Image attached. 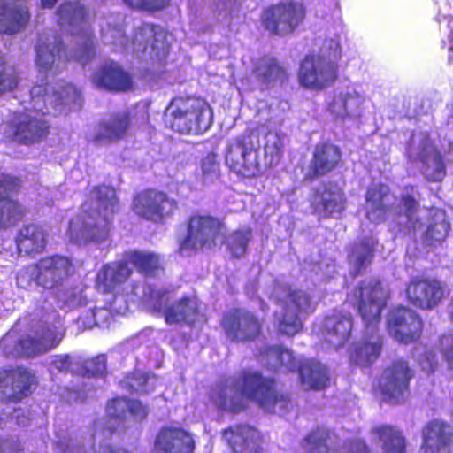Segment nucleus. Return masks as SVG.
Here are the masks:
<instances>
[{"instance_id":"f257e3e1","label":"nucleus","mask_w":453,"mask_h":453,"mask_svg":"<svg viewBox=\"0 0 453 453\" xmlns=\"http://www.w3.org/2000/svg\"><path fill=\"white\" fill-rule=\"evenodd\" d=\"M248 401L268 413L275 412L276 408L288 409L291 403L289 394L278 388L273 377L265 376L257 370L244 369L236 376L223 379L211 386L205 404L221 414H236L248 409Z\"/></svg>"},{"instance_id":"f03ea898","label":"nucleus","mask_w":453,"mask_h":453,"mask_svg":"<svg viewBox=\"0 0 453 453\" xmlns=\"http://www.w3.org/2000/svg\"><path fill=\"white\" fill-rule=\"evenodd\" d=\"M390 297L389 288L378 277L363 280L353 288L352 304L362 319L364 334L349 349L351 365L371 367L381 356L384 337L379 327Z\"/></svg>"},{"instance_id":"7ed1b4c3","label":"nucleus","mask_w":453,"mask_h":453,"mask_svg":"<svg viewBox=\"0 0 453 453\" xmlns=\"http://www.w3.org/2000/svg\"><path fill=\"white\" fill-rule=\"evenodd\" d=\"M165 127L186 135H199L213 124V111L209 103L201 96H176L164 112Z\"/></svg>"},{"instance_id":"20e7f679","label":"nucleus","mask_w":453,"mask_h":453,"mask_svg":"<svg viewBox=\"0 0 453 453\" xmlns=\"http://www.w3.org/2000/svg\"><path fill=\"white\" fill-rule=\"evenodd\" d=\"M35 52V64L41 72L53 71L56 73L72 62L84 66L96 56L95 35L91 31L86 33L74 50H69L58 35L54 36L51 42L39 39Z\"/></svg>"},{"instance_id":"39448f33","label":"nucleus","mask_w":453,"mask_h":453,"mask_svg":"<svg viewBox=\"0 0 453 453\" xmlns=\"http://www.w3.org/2000/svg\"><path fill=\"white\" fill-rule=\"evenodd\" d=\"M150 311L162 317L168 326L186 325L194 327L207 322L203 303L196 295H183L173 300L169 291H151L150 295Z\"/></svg>"},{"instance_id":"423d86ee","label":"nucleus","mask_w":453,"mask_h":453,"mask_svg":"<svg viewBox=\"0 0 453 453\" xmlns=\"http://www.w3.org/2000/svg\"><path fill=\"white\" fill-rule=\"evenodd\" d=\"M340 50V45L333 40H325L319 54L309 53L300 61L297 71L299 85L309 90L322 91L332 87L338 79L339 66L330 59Z\"/></svg>"},{"instance_id":"0eeeda50","label":"nucleus","mask_w":453,"mask_h":453,"mask_svg":"<svg viewBox=\"0 0 453 453\" xmlns=\"http://www.w3.org/2000/svg\"><path fill=\"white\" fill-rule=\"evenodd\" d=\"M185 225L186 234L179 241L180 253L196 255L215 250L226 232L223 220L211 214L193 213Z\"/></svg>"},{"instance_id":"6e6552de","label":"nucleus","mask_w":453,"mask_h":453,"mask_svg":"<svg viewBox=\"0 0 453 453\" xmlns=\"http://www.w3.org/2000/svg\"><path fill=\"white\" fill-rule=\"evenodd\" d=\"M414 375V370L407 360L395 359L383 367L377 376L372 391L383 403L403 404L411 395L410 384Z\"/></svg>"},{"instance_id":"1a4fd4ad","label":"nucleus","mask_w":453,"mask_h":453,"mask_svg":"<svg viewBox=\"0 0 453 453\" xmlns=\"http://www.w3.org/2000/svg\"><path fill=\"white\" fill-rule=\"evenodd\" d=\"M259 135L249 130L232 140L226 148L225 161L230 171L246 178L260 175Z\"/></svg>"},{"instance_id":"9d476101","label":"nucleus","mask_w":453,"mask_h":453,"mask_svg":"<svg viewBox=\"0 0 453 453\" xmlns=\"http://www.w3.org/2000/svg\"><path fill=\"white\" fill-rule=\"evenodd\" d=\"M286 295L280 299L281 312L277 317V332L295 336L303 329L304 320L315 311L311 296L301 288L286 286Z\"/></svg>"},{"instance_id":"9b49d317","label":"nucleus","mask_w":453,"mask_h":453,"mask_svg":"<svg viewBox=\"0 0 453 453\" xmlns=\"http://www.w3.org/2000/svg\"><path fill=\"white\" fill-rule=\"evenodd\" d=\"M179 209L177 199L157 188H146L136 192L131 203V210L138 218L160 225L173 219Z\"/></svg>"},{"instance_id":"f8f14e48","label":"nucleus","mask_w":453,"mask_h":453,"mask_svg":"<svg viewBox=\"0 0 453 453\" xmlns=\"http://www.w3.org/2000/svg\"><path fill=\"white\" fill-rule=\"evenodd\" d=\"M305 15L306 8L303 3L280 1L263 9L260 22L270 35L286 36L295 32L304 20Z\"/></svg>"},{"instance_id":"ddd939ff","label":"nucleus","mask_w":453,"mask_h":453,"mask_svg":"<svg viewBox=\"0 0 453 453\" xmlns=\"http://www.w3.org/2000/svg\"><path fill=\"white\" fill-rule=\"evenodd\" d=\"M219 326L226 339L234 343L255 342L264 334V319L243 307H234L225 311Z\"/></svg>"},{"instance_id":"4468645a","label":"nucleus","mask_w":453,"mask_h":453,"mask_svg":"<svg viewBox=\"0 0 453 453\" xmlns=\"http://www.w3.org/2000/svg\"><path fill=\"white\" fill-rule=\"evenodd\" d=\"M74 273L73 258L61 254L46 255L30 265L31 280L46 290L62 287Z\"/></svg>"},{"instance_id":"2eb2a0df","label":"nucleus","mask_w":453,"mask_h":453,"mask_svg":"<svg viewBox=\"0 0 453 453\" xmlns=\"http://www.w3.org/2000/svg\"><path fill=\"white\" fill-rule=\"evenodd\" d=\"M113 218L101 212L82 211L70 222L69 237L79 245L104 242L111 237Z\"/></svg>"},{"instance_id":"dca6fc26","label":"nucleus","mask_w":453,"mask_h":453,"mask_svg":"<svg viewBox=\"0 0 453 453\" xmlns=\"http://www.w3.org/2000/svg\"><path fill=\"white\" fill-rule=\"evenodd\" d=\"M405 298L416 309L432 311L449 296L445 282L424 274L411 276L406 283Z\"/></svg>"},{"instance_id":"f3484780","label":"nucleus","mask_w":453,"mask_h":453,"mask_svg":"<svg viewBox=\"0 0 453 453\" xmlns=\"http://www.w3.org/2000/svg\"><path fill=\"white\" fill-rule=\"evenodd\" d=\"M7 127L11 139L27 146L42 142L50 133L49 120L39 111H15Z\"/></svg>"},{"instance_id":"a211bd4d","label":"nucleus","mask_w":453,"mask_h":453,"mask_svg":"<svg viewBox=\"0 0 453 453\" xmlns=\"http://www.w3.org/2000/svg\"><path fill=\"white\" fill-rule=\"evenodd\" d=\"M21 178L10 173H0V231L16 226L27 214V207L18 198L12 196L22 188Z\"/></svg>"},{"instance_id":"6ab92c4d","label":"nucleus","mask_w":453,"mask_h":453,"mask_svg":"<svg viewBox=\"0 0 453 453\" xmlns=\"http://www.w3.org/2000/svg\"><path fill=\"white\" fill-rule=\"evenodd\" d=\"M387 330L396 342L410 344L420 339L423 332V320L410 307L397 305L388 311Z\"/></svg>"},{"instance_id":"aec40b11","label":"nucleus","mask_w":453,"mask_h":453,"mask_svg":"<svg viewBox=\"0 0 453 453\" xmlns=\"http://www.w3.org/2000/svg\"><path fill=\"white\" fill-rule=\"evenodd\" d=\"M309 205L311 213L319 219H332L345 211L347 197L337 183L326 182L311 189Z\"/></svg>"},{"instance_id":"412c9836","label":"nucleus","mask_w":453,"mask_h":453,"mask_svg":"<svg viewBox=\"0 0 453 453\" xmlns=\"http://www.w3.org/2000/svg\"><path fill=\"white\" fill-rule=\"evenodd\" d=\"M342 165L341 148L329 141H320L315 144L308 171L303 174V181H313L324 177Z\"/></svg>"},{"instance_id":"4be33fe9","label":"nucleus","mask_w":453,"mask_h":453,"mask_svg":"<svg viewBox=\"0 0 453 453\" xmlns=\"http://www.w3.org/2000/svg\"><path fill=\"white\" fill-rule=\"evenodd\" d=\"M421 436L423 453H453V426L449 422L439 418L426 422Z\"/></svg>"},{"instance_id":"5701e85b","label":"nucleus","mask_w":453,"mask_h":453,"mask_svg":"<svg viewBox=\"0 0 453 453\" xmlns=\"http://www.w3.org/2000/svg\"><path fill=\"white\" fill-rule=\"evenodd\" d=\"M93 83L104 90L120 93L134 88L132 74L115 60L102 64L92 75Z\"/></svg>"},{"instance_id":"b1692460","label":"nucleus","mask_w":453,"mask_h":453,"mask_svg":"<svg viewBox=\"0 0 453 453\" xmlns=\"http://www.w3.org/2000/svg\"><path fill=\"white\" fill-rule=\"evenodd\" d=\"M195 447L192 434L180 426L161 427L154 441L155 449L162 453H193Z\"/></svg>"},{"instance_id":"393cba45","label":"nucleus","mask_w":453,"mask_h":453,"mask_svg":"<svg viewBox=\"0 0 453 453\" xmlns=\"http://www.w3.org/2000/svg\"><path fill=\"white\" fill-rule=\"evenodd\" d=\"M352 329V316L349 313L339 311L325 316L319 332L325 342L334 348H339L349 340Z\"/></svg>"},{"instance_id":"a878e982","label":"nucleus","mask_w":453,"mask_h":453,"mask_svg":"<svg viewBox=\"0 0 453 453\" xmlns=\"http://www.w3.org/2000/svg\"><path fill=\"white\" fill-rule=\"evenodd\" d=\"M391 191L388 185L377 183L370 186L365 192V216L373 224L385 222L393 211L390 202Z\"/></svg>"},{"instance_id":"bb28decb","label":"nucleus","mask_w":453,"mask_h":453,"mask_svg":"<svg viewBox=\"0 0 453 453\" xmlns=\"http://www.w3.org/2000/svg\"><path fill=\"white\" fill-rule=\"evenodd\" d=\"M15 243L19 254L35 256L45 251L48 233L42 225L29 222L18 230Z\"/></svg>"},{"instance_id":"cd10ccee","label":"nucleus","mask_w":453,"mask_h":453,"mask_svg":"<svg viewBox=\"0 0 453 453\" xmlns=\"http://www.w3.org/2000/svg\"><path fill=\"white\" fill-rule=\"evenodd\" d=\"M27 5L20 0H0V33L16 34L30 21Z\"/></svg>"},{"instance_id":"c85d7f7f","label":"nucleus","mask_w":453,"mask_h":453,"mask_svg":"<svg viewBox=\"0 0 453 453\" xmlns=\"http://www.w3.org/2000/svg\"><path fill=\"white\" fill-rule=\"evenodd\" d=\"M132 274L133 268L127 266L124 258L106 263L96 274V286L103 293H114L131 278Z\"/></svg>"},{"instance_id":"c756f323","label":"nucleus","mask_w":453,"mask_h":453,"mask_svg":"<svg viewBox=\"0 0 453 453\" xmlns=\"http://www.w3.org/2000/svg\"><path fill=\"white\" fill-rule=\"evenodd\" d=\"M61 341L56 326L48 324H42L35 330V335H27L19 341V346L24 353L30 356H36L46 353L56 348Z\"/></svg>"},{"instance_id":"7c9ffc66","label":"nucleus","mask_w":453,"mask_h":453,"mask_svg":"<svg viewBox=\"0 0 453 453\" xmlns=\"http://www.w3.org/2000/svg\"><path fill=\"white\" fill-rule=\"evenodd\" d=\"M222 437L233 453H250L262 441L260 432L247 424L228 426L222 432Z\"/></svg>"},{"instance_id":"2f4dec72","label":"nucleus","mask_w":453,"mask_h":453,"mask_svg":"<svg viewBox=\"0 0 453 453\" xmlns=\"http://www.w3.org/2000/svg\"><path fill=\"white\" fill-rule=\"evenodd\" d=\"M133 125V114L130 111L112 112L108 119L99 123L100 132L94 136V142H119L130 133Z\"/></svg>"},{"instance_id":"473e14b6","label":"nucleus","mask_w":453,"mask_h":453,"mask_svg":"<svg viewBox=\"0 0 453 453\" xmlns=\"http://www.w3.org/2000/svg\"><path fill=\"white\" fill-rule=\"evenodd\" d=\"M256 81L268 89L276 83L283 85L288 81L287 69L275 58L263 57L252 69Z\"/></svg>"},{"instance_id":"72a5a7b5","label":"nucleus","mask_w":453,"mask_h":453,"mask_svg":"<svg viewBox=\"0 0 453 453\" xmlns=\"http://www.w3.org/2000/svg\"><path fill=\"white\" fill-rule=\"evenodd\" d=\"M303 441L305 453H334L339 445L340 437L334 430L318 425L304 436Z\"/></svg>"},{"instance_id":"f704fd0d","label":"nucleus","mask_w":453,"mask_h":453,"mask_svg":"<svg viewBox=\"0 0 453 453\" xmlns=\"http://www.w3.org/2000/svg\"><path fill=\"white\" fill-rule=\"evenodd\" d=\"M377 245L378 241L372 236H365L350 245L347 257L353 267L354 277L363 274L372 264Z\"/></svg>"},{"instance_id":"c9c22d12","label":"nucleus","mask_w":453,"mask_h":453,"mask_svg":"<svg viewBox=\"0 0 453 453\" xmlns=\"http://www.w3.org/2000/svg\"><path fill=\"white\" fill-rule=\"evenodd\" d=\"M370 433L381 443L383 453H406L407 440L403 432L391 424L372 426Z\"/></svg>"},{"instance_id":"e433bc0d","label":"nucleus","mask_w":453,"mask_h":453,"mask_svg":"<svg viewBox=\"0 0 453 453\" xmlns=\"http://www.w3.org/2000/svg\"><path fill=\"white\" fill-rule=\"evenodd\" d=\"M300 382L306 390H323L329 386V374L320 362L309 359L298 366Z\"/></svg>"},{"instance_id":"4c0bfd02","label":"nucleus","mask_w":453,"mask_h":453,"mask_svg":"<svg viewBox=\"0 0 453 453\" xmlns=\"http://www.w3.org/2000/svg\"><path fill=\"white\" fill-rule=\"evenodd\" d=\"M123 258L127 266L131 265L138 273L146 277H154L164 269L160 256L155 252L130 250L124 253Z\"/></svg>"},{"instance_id":"58836bf2","label":"nucleus","mask_w":453,"mask_h":453,"mask_svg":"<svg viewBox=\"0 0 453 453\" xmlns=\"http://www.w3.org/2000/svg\"><path fill=\"white\" fill-rule=\"evenodd\" d=\"M12 392L7 398L10 402L18 403L33 393L37 386V380L35 375L25 367L18 366L12 368Z\"/></svg>"},{"instance_id":"ea45409f","label":"nucleus","mask_w":453,"mask_h":453,"mask_svg":"<svg viewBox=\"0 0 453 453\" xmlns=\"http://www.w3.org/2000/svg\"><path fill=\"white\" fill-rule=\"evenodd\" d=\"M419 208V201L412 193L400 195L395 215L405 218L408 233L415 234L423 226L422 219L418 216Z\"/></svg>"},{"instance_id":"a19ab883","label":"nucleus","mask_w":453,"mask_h":453,"mask_svg":"<svg viewBox=\"0 0 453 453\" xmlns=\"http://www.w3.org/2000/svg\"><path fill=\"white\" fill-rule=\"evenodd\" d=\"M429 155L425 150L418 154V159L423 165L422 173L426 179L430 182H441L444 180L447 170L444 157L441 153L434 149L432 163L428 160Z\"/></svg>"},{"instance_id":"79ce46f5","label":"nucleus","mask_w":453,"mask_h":453,"mask_svg":"<svg viewBox=\"0 0 453 453\" xmlns=\"http://www.w3.org/2000/svg\"><path fill=\"white\" fill-rule=\"evenodd\" d=\"M56 12L58 24L69 27H76L84 23L88 15L85 5L72 1L62 3Z\"/></svg>"},{"instance_id":"37998d69","label":"nucleus","mask_w":453,"mask_h":453,"mask_svg":"<svg viewBox=\"0 0 453 453\" xmlns=\"http://www.w3.org/2000/svg\"><path fill=\"white\" fill-rule=\"evenodd\" d=\"M93 194L100 209L96 212L114 217L120 211V201L116 189L105 184H99L93 188Z\"/></svg>"},{"instance_id":"c03bdc74","label":"nucleus","mask_w":453,"mask_h":453,"mask_svg":"<svg viewBox=\"0 0 453 453\" xmlns=\"http://www.w3.org/2000/svg\"><path fill=\"white\" fill-rule=\"evenodd\" d=\"M357 94L340 93L327 105V111L336 119H345L359 106Z\"/></svg>"},{"instance_id":"a18cd8bd","label":"nucleus","mask_w":453,"mask_h":453,"mask_svg":"<svg viewBox=\"0 0 453 453\" xmlns=\"http://www.w3.org/2000/svg\"><path fill=\"white\" fill-rule=\"evenodd\" d=\"M283 156V142L280 137L273 135V140H267L264 145V157L259 156L260 174L267 168L277 165Z\"/></svg>"},{"instance_id":"49530a36","label":"nucleus","mask_w":453,"mask_h":453,"mask_svg":"<svg viewBox=\"0 0 453 453\" xmlns=\"http://www.w3.org/2000/svg\"><path fill=\"white\" fill-rule=\"evenodd\" d=\"M251 239V230L237 229L234 230L228 242V250L232 257L234 258H241L245 256L247 252L248 244Z\"/></svg>"},{"instance_id":"de8ad7c7","label":"nucleus","mask_w":453,"mask_h":453,"mask_svg":"<svg viewBox=\"0 0 453 453\" xmlns=\"http://www.w3.org/2000/svg\"><path fill=\"white\" fill-rule=\"evenodd\" d=\"M450 230V224L441 219L430 223L423 235V241L426 245L435 246L444 242Z\"/></svg>"},{"instance_id":"09e8293b","label":"nucleus","mask_w":453,"mask_h":453,"mask_svg":"<svg viewBox=\"0 0 453 453\" xmlns=\"http://www.w3.org/2000/svg\"><path fill=\"white\" fill-rule=\"evenodd\" d=\"M127 397L116 396L108 401L106 404V415L110 419L121 423L123 427L128 413Z\"/></svg>"},{"instance_id":"8fccbe9b","label":"nucleus","mask_w":453,"mask_h":453,"mask_svg":"<svg viewBox=\"0 0 453 453\" xmlns=\"http://www.w3.org/2000/svg\"><path fill=\"white\" fill-rule=\"evenodd\" d=\"M159 27L154 24H146L142 27L141 30L150 32L153 35V41L150 43L152 50L155 51L157 58L165 57L168 53L169 43L166 36L161 31L158 32Z\"/></svg>"},{"instance_id":"3c124183","label":"nucleus","mask_w":453,"mask_h":453,"mask_svg":"<svg viewBox=\"0 0 453 453\" xmlns=\"http://www.w3.org/2000/svg\"><path fill=\"white\" fill-rule=\"evenodd\" d=\"M437 349L448 371L453 373V332L443 333L439 336Z\"/></svg>"},{"instance_id":"603ef678","label":"nucleus","mask_w":453,"mask_h":453,"mask_svg":"<svg viewBox=\"0 0 453 453\" xmlns=\"http://www.w3.org/2000/svg\"><path fill=\"white\" fill-rule=\"evenodd\" d=\"M133 10L154 13L161 12L170 5V0H124Z\"/></svg>"},{"instance_id":"864d4df0","label":"nucleus","mask_w":453,"mask_h":453,"mask_svg":"<svg viewBox=\"0 0 453 453\" xmlns=\"http://www.w3.org/2000/svg\"><path fill=\"white\" fill-rule=\"evenodd\" d=\"M19 81L18 73L9 68L6 63L0 58V95L15 89Z\"/></svg>"},{"instance_id":"5fc2aeb1","label":"nucleus","mask_w":453,"mask_h":453,"mask_svg":"<svg viewBox=\"0 0 453 453\" xmlns=\"http://www.w3.org/2000/svg\"><path fill=\"white\" fill-rule=\"evenodd\" d=\"M149 376L145 372L134 371L124 378L125 388L132 393H148L150 389L146 388Z\"/></svg>"},{"instance_id":"6e6d98bb","label":"nucleus","mask_w":453,"mask_h":453,"mask_svg":"<svg viewBox=\"0 0 453 453\" xmlns=\"http://www.w3.org/2000/svg\"><path fill=\"white\" fill-rule=\"evenodd\" d=\"M220 165L218 161V156L214 152H209L201 160V169L204 176H219Z\"/></svg>"},{"instance_id":"4d7b16f0","label":"nucleus","mask_w":453,"mask_h":453,"mask_svg":"<svg viewBox=\"0 0 453 453\" xmlns=\"http://www.w3.org/2000/svg\"><path fill=\"white\" fill-rule=\"evenodd\" d=\"M264 353L267 357H274L278 360V365L280 366L287 365L293 357L291 352L280 345L267 346L264 349Z\"/></svg>"},{"instance_id":"13d9d810","label":"nucleus","mask_w":453,"mask_h":453,"mask_svg":"<svg viewBox=\"0 0 453 453\" xmlns=\"http://www.w3.org/2000/svg\"><path fill=\"white\" fill-rule=\"evenodd\" d=\"M84 367L89 376L103 375L106 371V359L104 356H97L86 361Z\"/></svg>"},{"instance_id":"bf43d9fd","label":"nucleus","mask_w":453,"mask_h":453,"mask_svg":"<svg viewBox=\"0 0 453 453\" xmlns=\"http://www.w3.org/2000/svg\"><path fill=\"white\" fill-rule=\"evenodd\" d=\"M437 20L439 22H448V28L449 30V40L450 43H453V7H451L448 1L443 2L442 6H440Z\"/></svg>"},{"instance_id":"052dcab7","label":"nucleus","mask_w":453,"mask_h":453,"mask_svg":"<svg viewBox=\"0 0 453 453\" xmlns=\"http://www.w3.org/2000/svg\"><path fill=\"white\" fill-rule=\"evenodd\" d=\"M419 365L422 370L428 373L434 372L440 366V362L437 355L433 350H426L424 352L419 359Z\"/></svg>"},{"instance_id":"680f3d73","label":"nucleus","mask_w":453,"mask_h":453,"mask_svg":"<svg viewBox=\"0 0 453 453\" xmlns=\"http://www.w3.org/2000/svg\"><path fill=\"white\" fill-rule=\"evenodd\" d=\"M128 413L134 418L143 420L149 414V408L138 399L127 398Z\"/></svg>"},{"instance_id":"e2e57ef3","label":"nucleus","mask_w":453,"mask_h":453,"mask_svg":"<svg viewBox=\"0 0 453 453\" xmlns=\"http://www.w3.org/2000/svg\"><path fill=\"white\" fill-rule=\"evenodd\" d=\"M23 448L18 439L12 437L0 438V453H22Z\"/></svg>"},{"instance_id":"0e129e2a","label":"nucleus","mask_w":453,"mask_h":453,"mask_svg":"<svg viewBox=\"0 0 453 453\" xmlns=\"http://www.w3.org/2000/svg\"><path fill=\"white\" fill-rule=\"evenodd\" d=\"M343 453H372L371 448L363 439H352L345 442Z\"/></svg>"},{"instance_id":"69168bd1","label":"nucleus","mask_w":453,"mask_h":453,"mask_svg":"<svg viewBox=\"0 0 453 453\" xmlns=\"http://www.w3.org/2000/svg\"><path fill=\"white\" fill-rule=\"evenodd\" d=\"M53 365L56 369L60 372H67L70 370L71 360L69 356L67 355H58L56 356L54 360L52 361Z\"/></svg>"},{"instance_id":"338daca9","label":"nucleus","mask_w":453,"mask_h":453,"mask_svg":"<svg viewBox=\"0 0 453 453\" xmlns=\"http://www.w3.org/2000/svg\"><path fill=\"white\" fill-rule=\"evenodd\" d=\"M12 368L0 370V395H5L12 382Z\"/></svg>"},{"instance_id":"774afa93","label":"nucleus","mask_w":453,"mask_h":453,"mask_svg":"<svg viewBox=\"0 0 453 453\" xmlns=\"http://www.w3.org/2000/svg\"><path fill=\"white\" fill-rule=\"evenodd\" d=\"M94 453H132L130 450L126 449L125 447L112 445V444H105L101 446L98 451Z\"/></svg>"}]
</instances>
